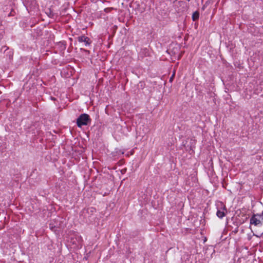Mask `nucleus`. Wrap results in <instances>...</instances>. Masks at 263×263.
Wrapping results in <instances>:
<instances>
[{
    "mask_svg": "<svg viewBox=\"0 0 263 263\" xmlns=\"http://www.w3.org/2000/svg\"><path fill=\"white\" fill-rule=\"evenodd\" d=\"M217 211L216 215L219 218H222L227 214V209L225 205L221 202H219L217 204Z\"/></svg>",
    "mask_w": 263,
    "mask_h": 263,
    "instance_id": "nucleus-3",
    "label": "nucleus"
},
{
    "mask_svg": "<svg viewBox=\"0 0 263 263\" xmlns=\"http://www.w3.org/2000/svg\"><path fill=\"white\" fill-rule=\"evenodd\" d=\"M89 122H90L89 116L86 114L81 115L77 120V124L79 127H81L83 125H87Z\"/></svg>",
    "mask_w": 263,
    "mask_h": 263,
    "instance_id": "nucleus-2",
    "label": "nucleus"
},
{
    "mask_svg": "<svg viewBox=\"0 0 263 263\" xmlns=\"http://www.w3.org/2000/svg\"><path fill=\"white\" fill-rule=\"evenodd\" d=\"M78 40L79 42H84L85 46L89 45L90 44V39L85 36H80L78 37Z\"/></svg>",
    "mask_w": 263,
    "mask_h": 263,
    "instance_id": "nucleus-4",
    "label": "nucleus"
},
{
    "mask_svg": "<svg viewBox=\"0 0 263 263\" xmlns=\"http://www.w3.org/2000/svg\"><path fill=\"white\" fill-rule=\"evenodd\" d=\"M174 76H175V72H173V75L172 76V77L170 79V82H172V81L173 80Z\"/></svg>",
    "mask_w": 263,
    "mask_h": 263,
    "instance_id": "nucleus-6",
    "label": "nucleus"
},
{
    "mask_svg": "<svg viewBox=\"0 0 263 263\" xmlns=\"http://www.w3.org/2000/svg\"><path fill=\"white\" fill-rule=\"evenodd\" d=\"M250 228L255 233L253 235L260 237L263 234V215L254 214L250 220Z\"/></svg>",
    "mask_w": 263,
    "mask_h": 263,
    "instance_id": "nucleus-1",
    "label": "nucleus"
},
{
    "mask_svg": "<svg viewBox=\"0 0 263 263\" xmlns=\"http://www.w3.org/2000/svg\"><path fill=\"white\" fill-rule=\"evenodd\" d=\"M199 13L197 11L193 13L192 15V19L194 21L197 20L199 18Z\"/></svg>",
    "mask_w": 263,
    "mask_h": 263,
    "instance_id": "nucleus-5",
    "label": "nucleus"
}]
</instances>
